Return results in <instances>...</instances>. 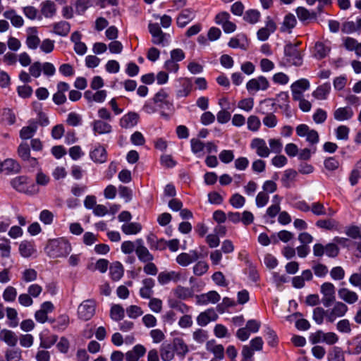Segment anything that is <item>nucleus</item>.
I'll return each instance as SVG.
<instances>
[{"label":"nucleus","mask_w":361,"mask_h":361,"mask_svg":"<svg viewBox=\"0 0 361 361\" xmlns=\"http://www.w3.org/2000/svg\"><path fill=\"white\" fill-rule=\"evenodd\" d=\"M45 251L51 258L64 257L71 252V246L64 238L51 239L49 240Z\"/></svg>","instance_id":"nucleus-1"},{"label":"nucleus","mask_w":361,"mask_h":361,"mask_svg":"<svg viewBox=\"0 0 361 361\" xmlns=\"http://www.w3.org/2000/svg\"><path fill=\"white\" fill-rule=\"evenodd\" d=\"M11 185L17 191L28 195L36 194L39 191L37 186L25 176H20L13 178L11 181Z\"/></svg>","instance_id":"nucleus-2"},{"label":"nucleus","mask_w":361,"mask_h":361,"mask_svg":"<svg viewBox=\"0 0 361 361\" xmlns=\"http://www.w3.org/2000/svg\"><path fill=\"white\" fill-rule=\"evenodd\" d=\"M167 94L165 92H157L153 99L152 102H148L144 106V110L151 114L159 109H169V102L167 100Z\"/></svg>","instance_id":"nucleus-3"},{"label":"nucleus","mask_w":361,"mask_h":361,"mask_svg":"<svg viewBox=\"0 0 361 361\" xmlns=\"http://www.w3.org/2000/svg\"><path fill=\"white\" fill-rule=\"evenodd\" d=\"M148 30L152 37V42L154 44L166 47L169 43L170 35L164 33L158 23H150Z\"/></svg>","instance_id":"nucleus-4"},{"label":"nucleus","mask_w":361,"mask_h":361,"mask_svg":"<svg viewBox=\"0 0 361 361\" xmlns=\"http://www.w3.org/2000/svg\"><path fill=\"white\" fill-rule=\"evenodd\" d=\"M96 310V302L94 300L88 299L82 301L78 307V316L80 319L87 321L94 314Z\"/></svg>","instance_id":"nucleus-5"},{"label":"nucleus","mask_w":361,"mask_h":361,"mask_svg":"<svg viewBox=\"0 0 361 361\" xmlns=\"http://www.w3.org/2000/svg\"><path fill=\"white\" fill-rule=\"evenodd\" d=\"M284 55L289 63L295 66L302 64V56L297 48V44L288 43L284 47Z\"/></svg>","instance_id":"nucleus-6"},{"label":"nucleus","mask_w":361,"mask_h":361,"mask_svg":"<svg viewBox=\"0 0 361 361\" xmlns=\"http://www.w3.org/2000/svg\"><path fill=\"white\" fill-rule=\"evenodd\" d=\"M348 311V307L341 302H336L332 309L326 311V320L329 322H334L336 318L341 317L345 314Z\"/></svg>","instance_id":"nucleus-7"},{"label":"nucleus","mask_w":361,"mask_h":361,"mask_svg":"<svg viewBox=\"0 0 361 361\" xmlns=\"http://www.w3.org/2000/svg\"><path fill=\"white\" fill-rule=\"evenodd\" d=\"M250 147L255 150L256 154L260 157L266 158L270 154V149L267 147L265 140L262 138L256 137L252 139Z\"/></svg>","instance_id":"nucleus-8"},{"label":"nucleus","mask_w":361,"mask_h":361,"mask_svg":"<svg viewBox=\"0 0 361 361\" xmlns=\"http://www.w3.org/2000/svg\"><path fill=\"white\" fill-rule=\"evenodd\" d=\"M27 37L25 44L28 49H36L39 46L41 40L38 36L36 27H30L26 29Z\"/></svg>","instance_id":"nucleus-9"},{"label":"nucleus","mask_w":361,"mask_h":361,"mask_svg":"<svg viewBox=\"0 0 361 361\" xmlns=\"http://www.w3.org/2000/svg\"><path fill=\"white\" fill-rule=\"evenodd\" d=\"M135 253L140 262H149L154 259L153 255L145 246L144 241L141 238L137 239V249Z\"/></svg>","instance_id":"nucleus-10"},{"label":"nucleus","mask_w":361,"mask_h":361,"mask_svg":"<svg viewBox=\"0 0 361 361\" xmlns=\"http://www.w3.org/2000/svg\"><path fill=\"white\" fill-rule=\"evenodd\" d=\"M200 257L196 250H191L189 253L182 252L176 257V262L182 266L187 267Z\"/></svg>","instance_id":"nucleus-11"},{"label":"nucleus","mask_w":361,"mask_h":361,"mask_svg":"<svg viewBox=\"0 0 361 361\" xmlns=\"http://www.w3.org/2000/svg\"><path fill=\"white\" fill-rule=\"evenodd\" d=\"M220 298V295L214 290L196 295L197 304L200 305H207L209 303L215 304L219 301Z\"/></svg>","instance_id":"nucleus-12"},{"label":"nucleus","mask_w":361,"mask_h":361,"mask_svg":"<svg viewBox=\"0 0 361 361\" xmlns=\"http://www.w3.org/2000/svg\"><path fill=\"white\" fill-rule=\"evenodd\" d=\"M158 282L161 285H165L170 281L178 282L181 279V274L178 271H161L158 275Z\"/></svg>","instance_id":"nucleus-13"},{"label":"nucleus","mask_w":361,"mask_h":361,"mask_svg":"<svg viewBox=\"0 0 361 361\" xmlns=\"http://www.w3.org/2000/svg\"><path fill=\"white\" fill-rule=\"evenodd\" d=\"M56 11V4L51 0H46L40 4V13L45 18H54Z\"/></svg>","instance_id":"nucleus-14"},{"label":"nucleus","mask_w":361,"mask_h":361,"mask_svg":"<svg viewBox=\"0 0 361 361\" xmlns=\"http://www.w3.org/2000/svg\"><path fill=\"white\" fill-rule=\"evenodd\" d=\"M37 122L35 120H30L28 125L23 127L20 130V137L23 140L32 138L37 132Z\"/></svg>","instance_id":"nucleus-15"},{"label":"nucleus","mask_w":361,"mask_h":361,"mask_svg":"<svg viewBox=\"0 0 361 361\" xmlns=\"http://www.w3.org/2000/svg\"><path fill=\"white\" fill-rule=\"evenodd\" d=\"M246 87L248 90H265L269 87V82L266 78L259 76L250 80Z\"/></svg>","instance_id":"nucleus-16"},{"label":"nucleus","mask_w":361,"mask_h":361,"mask_svg":"<svg viewBox=\"0 0 361 361\" xmlns=\"http://www.w3.org/2000/svg\"><path fill=\"white\" fill-rule=\"evenodd\" d=\"M218 318L217 314L213 309H208L207 310L201 312L197 318V322L201 326H206L210 322L215 321Z\"/></svg>","instance_id":"nucleus-17"},{"label":"nucleus","mask_w":361,"mask_h":361,"mask_svg":"<svg viewBox=\"0 0 361 361\" xmlns=\"http://www.w3.org/2000/svg\"><path fill=\"white\" fill-rule=\"evenodd\" d=\"M338 295L341 300L348 304H354L358 300L357 294L347 288H340L338 290Z\"/></svg>","instance_id":"nucleus-18"},{"label":"nucleus","mask_w":361,"mask_h":361,"mask_svg":"<svg viewBox=\"0 0 361 361\" xmlns=\"http://www.w3.org/2000/svg\"><path fill=\"white\" fill-rule=\"evenodd\" d=\"M146 353V348L140 344H137L133 347L131 350L126 353L127 361H138L139 359L144 356Z\"/></svg>","instance_id":"nucleus-19"},{"label":"nucleus","mask_w":361,"mask_h":361,"mask_svg":"<svg viewBox=\"0 0 361 361\" xmlns=\"http://www.w3.org/2000/svg\"><path fill=\"white\" fill-rule=\"evenodd\" d=\"M91 159L96 163H104L107 159V154L105 148L101 145L96 147L90 153Z\"/></svg>","instance_id":"nucleus-20"},{"label":"nucleus","mask_w":361,"mask_h":361,"mask_svg":"<svg viewBox=\"0 0 361 361\" xmlns=\"http://www.w3.org/2000/svg\"><path fill=\"white\" fill-rule=\"evenodd\" d=\"M139 119V115L135 112H130L124 115L121 121L120 124L122 128H130L137 125Z\"/></svg>","instance_id":"nucleus-21"},{"label":"nucleus","mask_w":361,"mask_h":361,"mask_svg":"<svg viewBox=\"0 0 361 361\" xmlns=\"http://www.w3.org/2000/svg\"><path fill=\"white\" fill-rule=\"evenodd\" d=\"M5 18L9 20L15 27H21L24 24V20L20 15H18L15 10L10 9L4 13Z\"/></svg>","instance_id":"nucleus-22"},{"label":"nucleus","mask_w":361,"mask_h":361,"mask_svg":"<svg viewBox=\"0 0 361 361\" xmlns=\"http://www.w3.org/2000/svg\"><path fill=\"white\" fill-rule=\"evenodd\" d=\"M0 340L4 341L9 346H15L18 342V337L11 330L4 329L0 331Z\"/></svg>","instance_id":"nucleus-23"},{"label":"nucleus","mask_w":361,"mask_h":361,"mask_svg":"<svg viewBox=\"0 0 361 361\" xmlns=\"http://www.w3.org/2000/svg\"><path fill=\"white\" fill-rule=\"evenodd\" d=\"M19 252L23 257L27 258L36 252V249L32 243L23 240L19 245Z\"/></svg>","instance_id":"nucleus-24"},{"label":"nucleus","mask_w":361,"mask_h":361,"mask_svg":"<svg viewBox=\"0 0 361 361\" xmlns=\"http://www.w3.org/2000/svg\"><path fill=\"white\" fill-rule=\"evenodd\" d=\"M194 18V13L192 11L185 9L178 15L176 23L179 27L183 28L185 27Z\"/></svg>","instance_id":"nucleus-25"},{"label":"nucleus","mask_w":361,"mask_h":361,"mask_svg":"<svg viewBox=\"0 0 361 361\" xmlns=\"http://www.w3.org/2000/svg\"><path fill=\"white\" fill-rule=\"evenodd\" d=\"M353 111L350 107H341L337 109L334 113V117L336 120L342 121L348 120L353 116Z\"/></svg>","instance_id":"nucleus-26"},{"label":"nucleus","mask_w":361,"mask_h":361,"mask_svg":"<svg viewBox=\"0 0 361 361\" xmlns=\"http://www.w3.org/2000/svg\"><path fill=\"white\" fill-rule=\"evenodd\" d=\"M71 30L70 24L66 21H60L53 24V32L59 36L68 35Z\"/></svg>","instance_id":"nucleus-27"},{"label":"nucleus","mask_w":361,"mask_h":361,"mask_svg":"<svg viewBox=\"0 0 361 361\" xmlns=\"http://www.w3.org/2000/svg\"><path fill=\"white\" fill-rule=\"evenodd\" d=\"M105 92H85L84 98L90 104L93 102L100 103L106 99Z\"/></svg>","instance_id":"nucleus-28"},{"label":"nucleus","mask_w":361,"mask_h":361,"mask_svg":"<svg viewBox=\"0 0 361 361\" xmlns=\"http://www.w3.org/2000/svg\"><path fill=\"white\" fill-rule=\"evenodd\" d=\"M172 346L174 352H176L178 355L184 357L188 352V345L180 338H175L173 341Z\"/></svg>","instance_id":"nucleus-29"},{"label":"nucleus","mask_w":361,"mask_h":361,"mask_svg":"<svg viewBox=\"0 0 361 361\" xmlns=\"http://www.w3.org/2000/svg\"><path fill=\"white\" fill-rule=\"evenodd\" d=\"M174 350L171 344L163 343L160 347V356L163 361H171L174 358Z\"/></svg>","instance_id":"nucleus-30"},{"label":"nucleus","mask_w":361,"mask_h":361,"mask_svg":"<svg viewBox=\"0 0 361 361\" xmlns=\"http://www.w3.org/2000/svg\"><path fill=\"white\" fill-rule=\"evenodd\" d=\"M228 46L233 49H246L247 46L246 36L245 35H240L237 37L231 38L228 42Z\"/></svg>","instance_id":"nucleus-31"},{"label":"nucleus","mask_w":361,"mask_h":361,"mask_svg":"<svg viewBox=\"0 0 361 361\" xmlns=\"http://www.w3.org/2000/svg\"><path fill=\"white\" fill-rule=\"evenodd\" d=\"M93 130L99 134L109 133L111 131V126L101 120H96L92 123Z\"/></svg>","instance_id":"nucleus-32"},{"label":"nucleus","mask_w":361,"mask_h":361,"mask_svg":"<svg viewBox=\"0 0 361 361\" xmlns=\"http://www.w3.org/2000/svg\"><path fill=\"white\" fill-rule=\"evenodd\" d=\"M142 229V226L137 222H128L121 226V231L126 235H135Z\"/></svg>","instance_id":"nucleus-33"},{"label":"nucleus","mask_w":361,"mask_h":361,"mask_svg":"<svg viewBox=\"0 0 361 361\" xmlns=\"http://www.w3.org/2000/svg\"><path fill=\"white\" fill-rule=\"evenodd\" d=\"M296 23L297 21L295 16L293 14L289 13L285 16L280 30L283 32H290L291 30L295 26Z\"/></svg>","instance_id":"nucleus-34"},{"label":"nucleus","mask_w":361,"mask_h":361,"mask_svg":"<svg viewBox=\"0 0 361 361\" xmlns=\"http://www.w3.org/2000/svg\"><path fill=\"white\" fill-rule=\"evenodd\" d=\"M316 226L326 230H336L338 227V223L333 219H319L316 222Z\"/></svg>","instance_id":"nucleus-35"},{"label":"nucleus","mask_w":361,"mask_h":361,"mask_svg":"<svg viewBox=\"0 0 361 361\" xmlns=\"http://www.w3.org/2000/svg\"><path fill=\"white\" fill-rule=\"evenodd\" d=\"M174 295L181 300H185L190 298L193 295V291L191 288H185L181 286H177L173 290Z\"/></svg>","instance_id":"nucleus-36"},{"label":"nucleus","mask_w":361,"mask_h":361,"mask_svg":"<svg viewBox=\"0 0 361 361\" xmlns=\"http://www.w3.org/2000/svg\"><path fill=\"white\" fill-rule=\"evenodd\" d=\"M123 265L118 262H114L110 267V274L114 281H118L123 276Z\"/></svg>","instance_id":"nucleus-37"},{"label":"nucleus","mask_w":361,"mask_h":361,"mask_svg":"<svg viewBox=\"0 0 361 361\" xmlns=\"http://www.w3.org/2000/svg\"><path fill=\"white\" fill-rule=\"evenodd\" d=\"M329 50V48L322 42H317L314 45V56L317 59H322L326 56Z\"/></svg>","instance_id":"nucleus-38"},{"label":"nucleus","mask_w":361,"mask_h":361,"mask_svg":"<svg viewBox=\"0 0 361 361\" xmlns=\"http://www.w3.org/2000/svg\"><path fill=\"white\" fill-rule=\"evenodd\" d=\"M2 170L18 173L20 171V166L16 160L7 159L2 162Z\"/></svg>","instance_id":"nucleus-39"},{"label":"nucleus","mask_w":361,"mask_h":361,"mask_svg":"<svg viewBox=\"0 0 361 361\" xmlns=\"http://www.w3.org/2000/svg\"><path fill=\"white\" fill-rule=\"evenodd\" d=\"M125 316V310L120 305H114L110 310L111 318L116 322L121 321Z\"/></svg>","instance_id":"nucleus-40"},{"label":"nucleus","mask_w":361,"mask_h":361,"mask_svg":"<svg viewBox=\"0 0 361 361\" xmlns=\"http://www.w3.org/2000/svg\"><path fill=\"white\" fill-rule=\"evenodd\" d=\"M191 150L192 153L197 154V157H200L203 155V151L204 149V143L197 138H192L190 140Z\"/></svg>","instance_id":"nucleus-41"},{"label":"nucleus","mask_w":361,"mask_h":361,"mask_svg":"<svg viewBox=\"0 0 361 361\" xmlns=\"http://www.w3.org/2000/svg\"><path fill=\"white\" fill-rule=\"evenodd\" d=\"M329 361H345L343 351L339 347H334L328 354Z\"/></svg>","instance_id":"nucleus-42"},{"label":"nucleus","mask_w":361,"mask_h":361,"mask_svg":"<svg viewBox=\"0 0 361 361\" xmlns=\"http://www.w3.org/2000/svg\"><path fill=\"white\" fill-rule=\"evenodd\" d=\"M298 172L293 169H286L284 171L283 176L281 178L283 185L287 188L290 187V183L295 180Z\"/></svg>","instance_id":"nucleus-43"},{"label":"nucleus","mask_w":361,"mask_h":361,"mask_svg":"<svg viewBox=\"0 0 361 361\" xmlns=\"http://www.w3.org/2000/svg\"><path fill=\"white\" fill-rule=\"evenodd\" d=\"M260 18V13L254 9L247 10L244 15L243 19L251 24L257 23Z\"/></svg>","instance_id":"nucleus-44"},{"label":"nucleus","mask_w":361,"mask_h":361,"mask_svg":"<svg viewBox=\"0 0 361 361\" xmlns=\"http://www.w3.org/2000/svg\"><path fill=\"white\" fill-rule=\"evenodd\" d=\"M341 30L343 32L346 34L353 33L360 30L358 19L356 22L347 21L343 24Z\"/></svg>","instance_id":"nucleus-45"},{"label":"nucleus","mask_w":361,"mask_h":361,"mask_svg":"<svg viewBox=\"0 0 361 361\" xmlns=\"http://www.w3.org/2000/svg\"><path fill=\"white\" fill-rule=\"evenodd\" d=\"M19 157L23 161L30 157V148L26 142H21L17 149Z\"/></svg>","instance_id":"nucleus-46"},{"label":"nucleus","mask_w":361,"mask_h":361,"mask_svg":"<svg viewBox=\"0 0 361 361\" xmlns=\"http://www.w3.org/2000/svg\"><path fill=\"white\" fill-rule=\"evenodd\" d=\"M1 120L6 124L13 125L16 122V116L11 110L6 109L1 113Z\"/></svg>","instance_id":"nucleus-47"},{"label":"nucleus","mask_w":361,"mask_h":361,"mask_svg":"<svg viewBox=\"0 0 361 361\" xmlns=\"http://www.w3.org/2000/svg\"><path fill=\"white\" fill-rule=\"evenodd\" d=\"M296 13L300 20H306L307 19L316 18V13L314 12L310 13L304 7H298L296 9Z\"/></svg>","instance_id":"nucleus-48"},{"label":"nucleus","mask_w":361,"mask_h":361,"mask_svg":"<svg viewBox=\"0 0 361 361\" xmlns=\"http://www.w3.org/2000/svg\"><path fill=\"white\" fill-rule=\"evenodd\" d=\"M2 243H0L1 257L3 258H8L11 255V245L8 239L2 238Z\"/></svg>","instance_id":"nucleus-49"},{"label":"nucleus","mask_w":361,"mask_h":361,"mask_svg":"<svg viewBox=\"0 0 361 361\" xmlns=\"http://www.w3.org/2000/svg\"><path fill=\"white\" fill-rule=\"evenodd\" d=\"M6 316L10 320L9 326L16 327L18 324L17 311L14 308L8 307L6 309Z\"/></svg>","instance_id":"nucleus-50"},{"label":"nucleus","mask_w":361,"mask_h":361,"mask_svg":"<svg viewBox=\"0 0 361 361\" xmlns=\"http://www.w3.org/2000/svg\"><path fill=\"white\" fill-rule=\"evenodd\" d=\"M121 251L126 255H130L137 249V240L135 242L130 240L123 241L121 246Z\"/></svg>","instance_id":"nucleus-51"},{"label":"nucleus","mask_w":361,"mask_h":361,"mask_svg":"<svg viewBox=\"0 0 361 361\" xmlns=\"http://www.w3.org/2000/svg\"><path fill=\"white\" fill-rule=\"evenodd\" d=\"M230 204L236 209L243 207L245 203V199L243 196L238 193H235L232 195L230 200Z\"/></svg>","instance_id":"nucleus-52"},{"label":"nucleus","mask_w":361,"mask_h":361,"mask_svg":"<svg viewBox=\"0 0 361 361\" xmlns=\"http://www.w3.org/2000/svg\"><path fill=\"white\" fill-rule=\"evenodd\" d=\"M17 296V290L13 286H8L3 293V298L5 301L13 302Z\"/></svg>","instance_id":"nucleus-53"},{"label":"nucleus","mask_w":361,"mask_h":361,"mask_svg":"<svg viewBox=\"0 0 361 361\" xmlns=\"http://www.w3.org/2000/svg\"><path fill=\"white\" fill-rule=\"evenodd\" d=\"M311 212L316 216H325L327 214L326 208L319 202L311 204Z\"/></svg>","instance_id":"nucleus-54"},{"label":"nucleus","mask_w":361,"mask_h":361,"mask_svg":"<svg viewBox=\"0 0 361 361\" xmlns=\"http://www.w3.org/2000/svg\"><path fill=\"white\" fill-rule=\"evenodd\" d=\"M326 317V311L322 307H316L313 310V319L317 324H322L324 317Z\"/></svg>","instance_id":"nucleus-55"},{"label":"nucleus","mask_w":361,"mask_h":361,"mask_svg":"<svg viewBox=\"0 0 361 361\" xmlns=\"http://www.w3.org/2000/svg\"><path fill=\"white\" fill-rule=\"evenodd\" d=\"M310 88V82L307 79H300L291 85V90H306Z\"/></svg>","instance_id":"nucleus-56"},{"label":"nucleus","mask_w":361,"mask_h":361,"mask_svg":"<svg viewBox=\"0 0 361 361\" xmlns=\"http://www.w3.org/2000/svg\"><path fill=\"white\" fill-rule=\"evenodd\" d=\"M208 268L207 262L200 261L193 267V273L196 276H202L207 271Z\"/></svg>","instance_id":"nucleus-57"},{"label":"nucleus","mask_w":361,"mask_h":361,"mask_svg":"<svg viewBox=\"0 0 361 361\" xmlns=\"http://www.w3.org/2000/svg\"><path fill=\"white\" fill-rule=\"evenodd\" d=\"M337 330L341 333L350 334L351 326L350 322L348 319H341L336 324Z\"/></svg>","instance_id":"nucleus-58"},{"label":"nucleus","mask_w":361,"mask_h":361,"mask_svg":"<svg viewBox=\"0 0 361 361\" xmlns=\"http://www.w3.org/2000/svg\"><path fill=\"white\" fill-rule=\"evenodd\" d=\"M350 129L345 126H340L336 130V135L338 140H347L348 139Z\"/></svg>","instance_id":"nucleus-59"},{"label":"nucleus","mask_w":361,"mask_h":361,"mask_svg":"<svg viewBox=\"0 0 361 361\" xmlns=\"http://www.w3.org/2000/svg\"><path fill=\"white\" fill-rule=\"evenodd\" d=\"M128 316L131 319H136L143 314L142 309L137 305H130L126 309Z\"/></svg>","instance_id":"nucleus-60"},{"label":"nucleus","mask_w":361,"mask_h":361,"mask_svg":"<svg viewBox=\"0 0 361 361\" xmlns=\"http://www.w3.org/2000/svg\"><path fill=\"white\" fill-rule=\"evenodd\" d=\"M339 253V248L334 243H328L325 246V254L329 257H336Z\"/></svg>","instance_id":"nucleus-61"},{"label":"nucleus","mask_w":361,"mask_h":361,"mask_svg":"<svg viewBox=\"0 0 361 361\" xmlns=\"http://www.w3.org/2000/svg\"><path fill=\"white\" fill-rule=\"evenodd\" d=\"M312 270L315 276L319 278L324 277L329 271L326 265L319 263L314 265L312 267Z\"/></svg>","instance_id":"nucleus-62"},{"label":"nucleus","mask_w":361,"mask_h":361,"mask_svg":"<svg viewBox=\"0 0 361 361\" xmlns=\"http://www.w3.org/2000/svg\"><path fill=\"white\" fill-rule=\"evenodd\" d=\"M321 293L324 297L335 295V287L334 284L329 282L324 283L321 286Z\"/></svg>","instance_id":"nucleus-63"},{"label":"nucleus","mask_w":361,"mask_h":361,"mask_svg":"<svg viewBox=\"0 0 361 361\" xmlns=\"http://www.w3.org/2000/svg\"><path fill=\"white\" fill-rule=\"evenodd\" d=\"M5 356L7 361H20L21 359V350H8L6 352Z\"/></svg>","instance_id":"nucleus-64"}]
</instances>
